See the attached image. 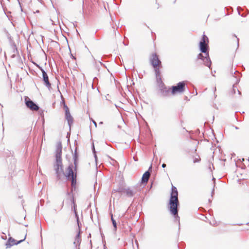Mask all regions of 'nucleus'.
I'll return each instance as SVG.
<instances>
[{"instance_id": "obj_35", "label": "nucleus", "mask_w": 249, "mask_h": 249, "mask_svg": "<svg viewBox=\"0 0 249 249\" xmlns=\"http://www.w3.org/2000/svg\"><path fill=\"white\" fill-rule=\"evenodd\" d=\"M237 91H238V93L239 95L241 94V92L240 90H239L238 89H237Z\"/></svg>"}, {"instance_id": "obj_28", "label": "nucleus", "mask_w": 249, "mask_h": 249, "mask_svg": "<svg viewBox=\"0 0 249 249\" xmlns=\"http://www.w3.org/2000/svg\"><path fill=\"white\" fill-rule=\"evenodd\" d=\"M76 205L75 203H74L73 204V206L72 207V209H73V211L74 212L75 210L76 211Z\"/></svg>"}, {"instance_id": "obj_31", "label": "nucleus", "mask_w": 249, "mask_h": 249, "mask_svg": "<svg viewBox=\"0 0 249 249\" xmlns=\"http://www.w3.org/2000/svg\"><path fill=\"white\" fill-rule=\"evenodd\" d=\"M161 166H162V168H165V167H166V164H165V163H163V164H162Z\"/></svg>"}, {"instance_id": "obj_25", "label": "nucleus", "mask_w": 249, "mask_h": 249, "mask_svg": "<svg viewBox=\"0 0 249 249\" xmlns=\"http://www.w3.org/2000/svg\"><path fill=\"white\" fill-rule=\"evenodd\" d=\"M233 36L234 37L236 38V39H237V48H238L239 46V39L235 35H233Z\"/></svg>"}, {"instance_id": "obj_14", "label": "nucleus", "mask_w": 249, "mask_h": 249, "mask_svg": "<svg viewBox=\"0 0 249 249\" xmlns=\"http://www.w3.org/2000/svg\"><path fill=\"white\" fill-rule=\"evenodd\" d=\"M170 92V88L166 87L164 88V89H163L162 90H160V91L159 92V94L160 96L161 97H166L169 96Z\"/></svg>"}, {"instance_id": "obj_42", "label": "nucleus", "mask_w": 249, "mask_h": 249, "mask_svg": "<svg viewBox=\"0 0 249 249\" xmlns=\"http://www.w3.org/2000/svg\"><path fill=\"white\" fill-rule=\"evenodd\" d=\"M246 224H247V225H249V222H248Z\"/></svg>"}, {"instance_id": "obj_41", "label": "nucleus", "mask_w": 249, "mask_h": 249, "mask_svg": "<svg viewBox=\"0 0 249 249\" xmlns=\"http://www.w3.org/2000/svg\"><path fill=\"white\" fill-rule=\"evenodd\" d=\"M62 205V207H63L64 205V201H63Z\"/></svg>"}, {"instance_id": "obj_40", "label": "nucleus", "mask_w": 249, "mask_h": 249, "mask_svg": "<svg viewBox=\"0 0 249 249\" xmlns=\"http://www.w3.org/2000/svg\"><path fill=\"white\" fill-rule=\"evenodd\" d=\"M134 160H135V161H137V160H136V158H135V157H134Z\"/></svg>"}, {"instance_id": "obj_5", "label": "nucleus", "mask_w": 249, "mask_h": 249, "mask_svg": "<svg viewBox=\"0 0 249 249\" xmlns=\"http://www.w3.org/2000/svg\"><path fill=\"white\" fill-rule=\"evenodd\" d=\"M186 83L185 81L178 82L176 85L173 86L170 88L171 93L172 95H175L177 93H182L185 89Z\"/></svg>"}, {"instance_id": "obj_36", "label": "nucleus", "mask_w": 249, "mask_h": 249, "mask_svg": "<svg viewBox=\"0 0 249 249\" xmlns=\"http://www.w3.org/2000/svg\"><path fill=\"white\" fill-rule=\"evenodd\" d=\"M237 225H242V224H236ZM233 225H236V224H233Z\"/></svg>"}, {"instance_id": "obj_18", "label": "nucleus", "mask_w": 249, "mask_h": 249, "mask_svg": "<svg viewBox=\"0 0 249 249\" xmlns=\"http://www.w3.org/2000/svg\"><path fill=\"white\" fill-rule=\"evenodd\" d=\"M124 193L128 197H132L135 193L131 190L130 188H127L124 190Z\"/></svg>"}, {"instance_id": "obj_19", "label": "nucleus", "mask_w": 249, "mask_h": 249, "mask_svg": "<svg viewBox=\"0 0 249 249\" xmlns=\"http://www.w3.org/2000/svg\"><path fill=\"white\" fill-rule=\"evenodd\" d=\"M111 220L113 226L114 231H116L117 230V223L115 220L114 219L113 214L111 213Z\"/></svg>"}, {"instance_id": "obj_16", "label": "nucleus", "mask_w": 249, "mask_h": 249, "mask_svg": "<svg viewBox=\"0 0 249 249\" xmlns=\"http://www.w3.org/2000/svg\"><path fill=\"white\" fill-rule=\"evenodd\" d=\"M78 153L77 152V148H75L73 156V159L74 160V170L76 171L77 166V161H78Z\"/></svg>"}, {"instance_id": "obj_34", "label": "nucleus", "mask_w": 249, "mask_h": 249, "mask_svg": "<svg viewBox=\"0 0 249 249\" xmlns=\"http://www.w3.org/2000/svg\"><path fill=\"white\" fill-rule=\"evenodd\" d=\"M71 57L72 59H75V57L74 56H73V55H72V54H71Z\"/></svg>"}, {"instance_id": "obj_8", "label": "nucleus", "mask_w": 249, "mask_h": 249, "mask_svg": "<svg viewBox=\"0 0 249 249\" xmlns=\"http://www.w3.org/2000/svg\"><path fill=\"white\" fill-rule=\"evenodd\" d=\"M37 67L40 70L42 73V78L43 81L44 82V84L45 86L48 89L50 90L51 89V84L49 81V77L47 72L45 71V70L38 65H37Z\"/></svg>"}, {"instance_id": "obj_23", "label": "nucleus", "mask_w": 249, "mask_h": 249, "mask_svg": "<svg viewBox=\"0 0 249 249\" xmlns=\"http://www.w3.org/2000/svg\"><path fill=\"white\" fill-rule=\"evenodd\" d=\"M200 161V158L199 156L197 155V157H195L194 158L193 162L196 163L199 162Z\"/></svg>"}, {"instance_id": "obj_39", "label": "nucleus", "mask_w": 249, "mask_h": 249, "mask_svg": "<svg viewBox=\"0 0 249 249\" xmlns=\"http://www.w3.org/2000/svg\"><path fill=\"white\" fill-rule=\"evenodd\" d=\"M97 78L96 77H95L94 79H93V81H94L95 80H97Z\"/></svg>"}, {"instance_id": "obj_26", "label": "nucleus", "mask_w": 249, "mask_h": 249, "mask_svg": "<svg viewBox=\"0 0 249 249\" xmlns=\"http://www.w3.org/2000/svg\"><path fill=\"white\" fill-rule=\"evenodd\" d=\"M92 150L93 154H96V151H95V147H94V145L93 143L92 144Z\"/></svg>"}, {"instance_id": "obj_6", "label": "nucleus", "mask_w": 249, "mask_h": 249, "mask_svg": "<svg viewBox=\"0 0 249 249\" xmlns=\"http://www.w3.org/2000/svg\"><path fill=\"white\" fill-rule=\"evenodd\" d=\"M25 103L26 107L32 111H37L39 108L38 106L27 96L25 97Z\"/></svg>"}, {"instance_id": "obj_4", "label": "nucleus", "mask_w": 249, "mask_h": 249, "mask_svg": "<svg viewBox=\"0 0 249 249\" xmlns=\"http://www.w3.org/2000/svg\"><path fill=\"white\" fill-rule=\"evenodd\" d=\"M150 61L151 65L154 69L155 75L160 74V69L162 67L161 62L156 53L152 54Z\"/></svg>"}, {"instance_id": "obj_10", "label": "nucleus", "mask_w": 249, "mask_h": 249, "mask_svg": "<svg viewBox=\"0 0 249 249\" xmlns=\"http://www.w3.org/2000/svg\"><path fill=\"white\" fill-rule=\"evenodd\" d=\"M241 75V73L237 71H234L233 74V76L236 79L235 83L233 85L232 93L235 94L236 91L237 90V88L236 86V84H238L240 81V77Z\"/></svg>"}, {"instance_id": "obj_27", "label": "nucleus", "mask_w": 249, "mask_h": 249, "mask_svg": "<svg viewBox=\"0 0 249 249\" xmlns=\"http://www.w3.org/2000/svg\"><path fill=\"white\" fill-rule=\"evenodd\" d=\"M71 203L72 204L75 203L74 198V196H72V197H71Z\"/></svg>"}, {"instance_id": "obj_22", "label": "nucleus", "mask_w": 249, "mask_h": 249, "mask_svg": "<svg viewBox=\"0 0 249 249\" xmlns=\"http://www.w3.org/2000/svg\"><path fill=\"white\" fill-rule=\"evenodd\" d=\"M125 188H119L118 189H117V190H113V191H114V192H121V193H124V190Z\"/></svg>"}, {"instance_id": "obj_15", "label": "nucleus", "mask_w": 249, "mask_h": 249, "mask_svg": "<svg viewBox=\"0 0 249 249\" xmlns=\"http://www.w3.org/2000/svg\"><path fill=\"white\" fill-rule=\"evenodd\" d=\"M80 233V230H79V232L76 234L74 241L73 242V244L75 246L76 249H80L79 246L81 241Z\"/></svg>"}, {"instance_id": "obj_21", "label": "nucleus", "mask_w": 249, "mask_h": 249, "mask_svg": "<svg viewBox=\"0 0 249 249\" xmlns=\"http://www.w3.org/2000/svg\"><path fill=\"white\" fill-rule=\"evenodd\" d=\"M63 108H64V110H65V113H67V112H70V109H69L68 107L67 106V105L65 103H64Z\"/></svg>"}, {"instance_id": "obj_43", "label": "nucleus", "mask_w": 249, "mask_h": 249, "mask_svg": "<svg viewBox=\"0 0 249 249\" xmlns=\"http://www.w3.org/2000/svg\"><path fill=\"white\" fill-rule=\"evenodd\" d=\"M25 227H27L28 226V225H25Z\"/></svg>"}, {"instance_id": "obj_24", "label": "nucleus", "mask_w": 249, "mask_h": 249, "mask_svg": "<svg viewBox=\"0 0 249 249\" xmlns=\"http://www.w3.org/2000/svg\"><path fill=\"white\" fill-rule=\"evenodd\" d=\"M71 191L70 192H68L67 193V194L68 196H70L71 197H72V196H73V192L74 191H72V189H71Z\"/></svg>"}, {"instance_id": "obj_17", "label": "nucleus", "mask_w": 249, "mask_h": 249, "mask_svg": "<svg viewBox=\"0 0 249 249\" xmlns=\"http://www.w3.org/2000/svg\"><path fill=\"white\" fill-rule=\"evenodd\" d=\"M69 180L71 181V189H72V191H75L76 189V176L70 178Z\"/></svg>"}, {"instance_id": "obj_20", "label": "nucleus", "mask_w": 249, "mask_h": 249, "mask_svg": "<svg viewBox=\"0 0 249 249\" xmlns=\"http://www.w3.org/2000/svg\"><path fill=\"white\" fill-rule=\"evenodd\" d=\"M74 214H75V216L76 218V222H77V225L78 226V228H79V230H80L81 225L80 224L79 216H78V214L76 210L74 211Z\"/></svg>"}, {"instance_id": "obj_9", "label": "nucleus", "mask_w": 249, "mask_h": 249, "mask_svg": "<svg viewBox=\"0 0 249 249\" xmlns=\"http://www.w3.org/2000/svg\"><path fill=\"white\" fill-rule=\"evenodd\" d=\"M26 237V234L25 235V237L23 239L20 240L19 241H17L15 239L11 237H10L8 238V241L5 243V245L6 246V249L10 248L12 246L15 245H18L23 241H24Z\"/></svg>"}, {"instance_id": "obj_3", "label": "nucleus", "mask_w": 249, "mask_h": 249, "mask_svg": "<svg viewBox=\"0 0 249 249\" xmlns=\"http://www.w3.org/2000/svg\"><path fill=\"white\" fill-rule=\"evenodd\" d=\"M62 149L61 143L59 142L57 144L55 150V163L54 165L56 179L60 182L62 181L64 174L61 158Z\"/></svg>"}, {"instance_id": "obj_11", "label": "nucleus", "mask_w": 249, "mask_h": 249, "mask_svg": "<svg viewBox=\"0 0 249 249\" xmlns=\"http://www.w3.org/2000/svg\"><path fill=\"white\" fill-rule=\"evenodd\" d=\"M156 81L159 87V92L160 91V90L164 89V88H166L167 87L164 85L163 82L161 80V74L156 75Z\"/></svg>"}, {"instance_id": "obj_37", "label": "nucleus", "mask_w": 249, "mask_h": 249, "mask_svg": "<svg viewBox=\"0 0 249 249\" xmlns=\"http://www.w3.org/2000/svg\"><path fill=\"white\" fill-rule=\"evenodd\" d=\"M234 127L237 130L239 129V127H238L237 126H234Z\"/></svg>"}, {"instance_id": "obj_33", "label": "nucleus", "mask_w": 249, "mask_h": 249, "mask_svg": "<svg viewBox=\"0 0 249 249\" xmlns=\"http://www.w3.org/2000/svg\"><path fill=\"white\" fill-rule=\"evenodd\" d=\"M92 121L93 123V124H95V126H97V124H96V122L94 120H92Z\"/></svg>"}, {"instance_id": "obj_2", "label": "nucleus", "mask_w": 249, "mask_h": 249, "mask_svg": "<svg viewBox=\"0 0 249 249\" xmlns=\"http://www.w3.org/2000/svg\"><path fill=\"white\" fill-rule=\"evenodd\" d=\"M169 205L170 213L174 216L175 220L178 221L179 226V217L178 215V209L179 205L178 199V192L177 188L173 185H172L171 188Z\"/></svg>"}, {"instance_id": "obj_1", "label": "nucleus", "mask_w": 249, "mask_h": 249, "mask_svg": "<svg viewBox=\"0 0 249 249\" xmlns=\"http://www.w3.org/2000/svg\"><path fill=\"white\" fill-rule=\"evenodd\" d=\"M208 43V37L205 34H203L199 44V50L202 53H199L197 55L196 62L198 63V61L200 60L203 62L204 65L210 69L212 62L209 54V47Z\"/></svg>"}, {"instance_id": "obj_13", "label": "nucleus", "mask_w": 249, "mask_h": 249, "mask_svg": "<svg viewBox=\"0 0 249 249\" xmlns=\"http://www.w3.org/2000/svg\"><path fill=\"white\" fill-rule=\"evenodd\" d=\"M65 118L68 122L70 128L71 129V126L73 123V118L71 115L70 111L65 113Z\"/></svg>"}, {"instance_id": "obj_12", "label": "nucleus", "mask_w": 249, "mask_h": 249, "mask_svg": "<svg viewBox=\"0 0 249 249\" xmlns=\"http://www.w3.org/2000/svg\"><path fill=\"white\" fill-rule=\"evenodd\" d=\"M152 165H151L149 167L148 171H146L143 174L142 178V180H141L142 183H145L148 181L149 178L150 177V173L152 170Z\"/></svg>"}, {"instance_id": "obj_7", "label": "nucleus", "mask_w": 249, "mask_h": 249, "mask_svg": "<svg viewBox=\"0 0 249 249\" xmlns=\"http://www.w3.org/2000/svg\"><path fill=\"white\" fill-rule=\"evenodd\" d=\"M73 168H74V166L73 164H70L66 169L65 172L63 174V178L65 177L67 180H70V178L76 176V173H74L73 170Z\"/></svg>"}, {"instance_id": "obj_32", "label": "nucleus", "mask_w": 249, "mask_h": 249, "mask_svg": "<svg viewBox=\"0 0 249 249\" xmlns=\"http://www.w3.org/2000/svg\"><path fill=\"white\" fill-rule=\"evenodd\" d=\"M1 238L4 239V240H5L6 238V235H5V236H1Z\"/></svg>"}, {"instance_id": "obj_30", "label": "nucleus", "mask_w": 249, "mask_h": 249, "mask_svg": "<svg viewBox=\"0 0 249 249\" xmlns=\"http://www.w3.org/2000/svg\"><path fill=\"white\" fill-rule=\"evenodd\" d=\"M214 189L213 188L212 190V193H211V196L212 197H213V195L214 194Z\"/></svg>"}, {"instance_id": "obj_38", "label": "nucleus", "mask_w": 249, "mask_h": 249, "mask_svg": "<svg viewBox=\"0 0 249 249\" xmlns=\"http://www.w3.org/2000/svg\"><path fill=\"white\" fill-rule=\"evenodd\" d=\"M209 202L210 203H211L212 202V200L211 199H209Z\"/></svg>"}, {"instance_id": "obj_29", "label": "nucleus", "mask_w": 249, "mask_h": 249, "mask_svg": "<svg viewBox=\"0 0 249 249\" xmlns=\"http://www.w3.org/2000/svg\"><path fill=\"white\" fill-rule=\"evenodd\" d=\"M94 158H95V161L97 163V156L96 155V154H94Z\"/></svg>"}]
</instances>
